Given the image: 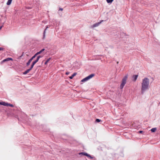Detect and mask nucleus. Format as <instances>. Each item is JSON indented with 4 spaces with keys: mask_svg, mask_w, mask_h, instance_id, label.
<instances>
[{
    "mask_svg": "<svg viewBox=\"0 0 160 160\" xmlns=\"http://www.w3.org/2000/svg\"><path fill=\"white\" fill-rule=\"evenodd\" d=\"M149 80L147 78H145L142 80L141 86V93L143 94L149 89Z\"/></svg>",
    "mask_w": 160,
    "mask_h": 160,
    "instance_id": "f257e3e1",
    "label": "nucleus"
},
{
    "mask_svg": "<svg viewBox=\"0 0 160 160\" xmlns=\"http://www.w3.org/2000/svg\"><path fill=\"white\" fill-rule=\"evenodd\" d=\"M128 75H126L125 76L122 80V83L120 86V88L121 89H122L123 88L125 85L126 84V80L128 78Z\"/></svg>",
    "mask_w": 160,
    "mask_h": 160,
    "instance_id": "f03ea898",
    "label": "nucleus"
},
{
    "mask_svg": "<svg viewBox=\"0 0 160 160\" xmlns=\"http://www.w3.org/2000/svg\"><path fill=\"white\" fill-rule=\"evenodd\" d=\"M79 155H83L86 156L87 157L90 158V159H92V158H94L93 157H92L91 156L90 154H89L86 152H81L79 153Z\"/></svg>",
    "mask_w": 160,
    "mask_h": 160,
    "instance_id": "7ed1b4c3",
    "label": "nucleus"
},
{
    "mask_svg": "<svg viewBox=\"0 0 160 160\" xmlns=\"http://www.w3.org/2000/svg\"><path fill=\"white\" fill-rule=\"evenodd\" d=\"M103 21V20H101L100 22H98L97 23H95L93 24L92 26V27L93 28H94L96 27H97Z\"/></svg>",
    "mask_w": 160,
    "mask_h": 160,
    "instance_id": "20e7f679",
    "label": "nucleus"
},
{
    "mask_svg": "<svg viewBox=\"0 0 160 160\" xmlns=\"http://www.w3.org/2000/svg\"><path fill=\"white\" fill-rule=\"evenodd\" d=\"M42 56H41L40 55L38 56L37 57L35 61H33L32 63H33V64H34L35 65L37 62H38L40 58H42Z\"/></svg>",
    "mask_w": 160,
    "mask_h": 160,
    "instance_id": "39448f33",
    "label": "nucleus"
},
{
    "mask_svg": "<svg viewBox=\"0 0 160 160\" xmlns=\"http://www.w3.org/2000/svg\"><path fill=\"white\" fill-rule=\"evenodd\" d=\"M49 28V27H48V26H47L46 27V28L44 30L43 33V39H44L45 38V33H46V31L47 29Z\"/></svg>",
    "mask_w": 160,
    "mask_h": 160,
    "instance_id": "423d86ee",
    "label": "nucleus"
},
{
    "mask_svg": "<svg viewBox=\"0 0 160 160\" xmlns=\"http://www.w3.org/2000/svg\"><path fill=\"white\" fill-rule=\"evenodd\" d=\"M138 75H133L132 76V80L134 82L136 81V80H137L138 77Z\"/></svg>",
    "mask_w": 160,
    "mask_h": 160,
    "instance_id": "0eeeda50",
    "label": "nucleus"
},
{
    "mask_svg": "<svg viewBox=\"0 0 160 160\" xmlns=\"http://www.w3.org/2000/svg\"><path fill=\"white\" fill-rule=\"evenodd\" d=\"M10 60H12V58H8L2 60V62H5L8 61Z\"/></svg>",
    "mask_w": 160,
    "mask_h": 160,
    "instance_id": "6e6552de",
    "label": "nucleus"
},
{
    "mask_svg": "<svg viewBox=\"0 0 160 160\" xmlns=\"http://www.w3.org/2000/svg\"><path fill=\"white\" fill-rule=\"evenodd\" d=\"M95 75V74H90V75H89L87 77V79L88 80H89V79H91V78H92Z\"/></svg>",
    "mask_w": 160,
    "mask_h": 160,
    "instance_id": "1a4fd4ad",
    "label": "nucleus"
},
{
    "mask_svg": "<svg viewBox=\"0 0 160 160\" xmlns=\"http://www.w3.org/2000/svg\"><path fill=\"white\" fill-rule=\"evenodd\" d=\"M95 75V74H90V75H89L87 77V79L88 80H89V79H91V78H92Z\"/></svg>",
    "mask_w": 160,
    "mask_h": 160,
    "instance_id": "9d476101",
    "label": "nucleus"
},
{
    "mask_svg": "<svg viewBox=\"0 0 160 160\" xmlns=\"http://www.w3.org/2000/svg\"><path fill=\"white\" fill-rule=\"evenodd\" d=\"M31 70L29 68L25 72L23 73V74L24 75H26Z\"/></svg>",
    "mask_w": 160,
    "mask_h": 160,
    "instance_id": "9b49d317",
    "label": "nucleus"
},
{
    "mask_svg": "<svg viewBox=\"0 0 160 160\" xmlns=\"http://www.w3.org/2000/svg\"><path fill=\"white\" fill-rule=\"evenodd\" d=\"M32 59L31 58H30V59L28 60V62L27 63H26V65H27V66H28L30 65V63L31 62V61H32Z\"/></svg>",
    "mask_w": 160,
    "mask_h": 160,
    "instance_id": "f8f14e48",
    "label": "nucleus"
},
{
    "mask_svg": "<svg viewBox=\"0 0 160 160\" xmlns=\"http://www.w3.org/2000/svg\"><path fill=\"white\" fill-rule=\"evenodd\" d=\"M76 74L77 73L76 72L73 73L71 76L69 78L71 79H72L73 77L76 76Z\"/></svg>",
    "mask_w": 160,
    "mask_h": 160,
    "instance_id": "ddd939ff",
    "label": "nucleus"
},
{
    "mask_svg": "<svg viewBox=\"0 0 160 160\" xmlns=\"http://www.w3.org/2000/svg\"><path fill=\"white\" fill-rule=\"evenodd\" d=\"M12 0H8L7 2V4L8 5H10L11 3Z\"/></svg>",
    "mask_w": 160,
    "mask_h": 160,
    "instance_id": "4468645a",
    "label": "nucleus"
},
{
    "mask_svg": "<svg viewBox=\"0 0 160 160\" xmlns=\"http://www.w3.org/2000/svg\"><path fill=\"white\" fill-rule=\"evenodd\" d=\"M88 80V79H87V77H86L85 78H83V79H82V80H81V82H86Z\"/></svg>",
    "mask_w": 160,
    "mask_h": 160,
    "instance_id": "2eb2a0df",
    "label": "nucleus"
},
{
    "mask_svg": "<svg viewBox=\"0 0 160 160\" xmlns=\"http://www.w3.org/2000/svg\"><path fill=\"white\" fill-rule=\"evenodd\" d=\"M157 128H152L151 130V131L152 132H154L156 130Z\"/></svg>",
    "mask_w": 160,
    "mask_h": 160,
    "instance_id": "dca6fc26",
    "label": "nucleus"
},
{
    "mask_svg": "<svg viewBox=\"0 0 160 160\" xmlns=\"http://www.w3.org/2000/svg\"><path fill=\"white\" fill-rule=\"evenodd\" d=\"M51 59V58H48L45 62L44 64L45 65H46L47 64V63L48 62L50 61V60Z\"/></svg>",
    "mask_w": 160,
    "mask_h": 160,
    "instance_id": "f3484780",
    "label": "nucleus"
},
{
    "mask_svg": "<svg viewBox=\"0 0 160 160\" xmlns=\"http://www.w3.org/2000/svg\"><path fill=\"white\" fill-rule=\"evenodd\" d=\"M8 103H6L5 102H2V105L4 106H7Z\"/></svg>",
    "mask_w": 160,
    "mask_h": 160,
    "instance_id": "a211bd4d",
    "label": "nucleus"
},
{
    "mask_svg": "<svg viewBox=\"0 0 160 160\" xmlns=\"http://www.w3.org/2000/svg\"><path fill=\"white\" fill-rule=\"evenodd\" d=\"M45 50V49L43 48L41 50H40V51L38 52V53H39V54H40L42 52H43Z\"/></svg>",
    "mask_w": 160,
    "mask_h": 160,
    "instance_id": "6ab92c4d",
    "label": "nucleus"
},
{
    "mask_svg": "<svg viewBox=\"0 0 160 160\" xmlns=\"http://www.w3.org/2000/svg\"><path fill=\"white\" fill-rule=\"evenodd\" d=\"M113 0H107L106 1L108 3H111Z\"/></svg>",
    "mask_w": 160,
    "mask_h": 160,
    "instance_id": "aec40b11",
    "label": "nucleus"
},
{
    "mask_svg": "<svg viewBox=\"0 0 160 160\" xmlns=\"http://www.w3.org/2000/svg\"><path fill=\"white\" fill-rule=\"evenodd\" d=\"M34 64H33V63H32L31 66V67L30 68H29V69L31 70L33 68V66H34Z\"/></svg>",
    "mask_w": 160,
    "mask_h": 160,
    "instance_id": "412c9836",
    "label": "nucleus"
},
{
    "mask_svg": "<svg viewBox=\"0 0 160 160\" xmlns=\"http://www.w3.org/2000/svg\"><path fill=\"white\" fill-rule=\"evenodd\" d=\"M10 106L12 107H14V105L12 104H9V103H8V105H7V106Z\"/></svg>",
    "mask_w": 160,
    "mask_h": 160,
    "instance_id": "4be33fe9",
    "label": "nucleus"
},
{
    "mask_svg": "<svg viewBox=\"0 0 160 160\" xmlns=\"http://www.w3.org/2000/svg\"><path fill=\"white\" fill-rule=\"evenodd\" d=\"M101 121V120L99 119H97L96 120V122H99Z\"/></svg>",
    "mask_w": 160,
    "mask_h": 160,
    "instance_id": "5701e85b",
    "label": "nucleus"
},
{
    "mask_svg": "<svg viewBox=\"0 0 160 160\" xmlns=\"http://www.w3.org/2000/svg\"><path fill=\"white\" fill-rule=\"evenodd\" d=\"M36 56L34 55L31 58L33 60L34 58H35Z\"/></svg>",
    "mask_w": 160,
    "mask_h": 160,
    "instance_id": "b1692460",
    "label": "nucleus"
},
{
    "mask_svg": "<svg viewBox=\"0 0 160 160\" xmlns=\"http://www.w3.org/2000/svg\"><path fill=\"white\" fill-rule=\"evenodd\" d=\"M4 49V48H2V47H0V51H1V50H3Z\"/></svg>",
    "mask_w": 160,
    "mask_h": 160,
    "instance_id": "393cba45",
    "label": "nucleus"
},
{
    "mask_svg": "<svg viewBox=\"0 0 160 160\" xmlns=\"http://www.w3.org/2000/svg\"><path fill=\"white\" fill-rule=\"evenodd\" d=\"M38 54H39V53H38L37 52V53H36L34 55H35L36 57V56H37V55H38Z\"/></svg>",
    "mask_w": 160,
    "mask_h": 160,
    "instance_id": "a878e982",
    "label": "nucleus"
},
{
    "mask_svg": "<svg viewBox=\"0 0 160 160\" xmlns=\"http://www.w3.org/2000/svg\"><path fill=\"white\" fill-rule=\"evenodd\" d=\"M38 54H39V53H38L37 52V53H36L34 55H35L36 57V56H37V55H38Z\"/></svg>",
    "mask_w": 160,
    "mask_h": 160,
    "instance_id": "bb28decb",
    "label": "nucleus"
},
{
    "mask_svg": "<svg viewBox=\"0 0 160 160\" xmlns=\"http://www.w3.org/2000/svg\"><path fill=\"white\" fill-rule=\"evenodd\" d=\"M69 72H66V74L67 75H68L69 74Z\"/></svg>",
    "mask_w": 160,
    "mask_h": 160,
    "instance_id": "cd10ccee",
    "label": "nucleus"
},
{
    "mask_svg": "<svg viewBox=\"0 0 160 160\" xmlns=\"http://www.w3.org/2000/svg\"><path fill=\"white\" fill-rule=\"evenodd\" d=\"M59 10L62 11L63 10V9L62 8H60L59 9Z\"/></svg>",
    "mask_w": 160,
    "mask_h": 160,
    "instance_id": "c85d7f7f",
    "label": "nucleus"
},
{
    "mask_svg": "<svg viewBox=\"0 0 160 160\" xmlns=\"http://www.w3.org/2000/svg\"><path fill=\"white\" fill-rule=\"evenodd\" d=\"M139 132L140 133H142V131H139Z\"/></svg>",
    "mask_w": 160,
    "mask_h": 160,
    "instance_id": "c756f323",
    "label": "nucleus"
},
{
    "mask_svg": "<svg viewBox=\"0 0 160 160\" xmlns=\"http://www.w3.org/2000/svg\"><path fill=\"white\" fill-rule=\"evenodd\" d=\"M27 8H28V9H29L31 8L30 7H27Z\"/></svg>",
    "mask_w": 160,
    "mask_h": 160,
    "instance_id": "7c9ffc66",
    "label": "nucleus"
},
{
    "mask_svg": "<svg viewBox=\"0 0 160 160\" xmlns=\"http://www.w3.org/2000/svg\"><path fill=\"white\" fill-rule=\"evenodd\" d=\"M2 27V26H1L0 27V30L1 29Z\"/></svg>",
    "mask_w": 160,
    "mask_h": 160,
    "instance_id": "2f4dec72",
    "label": "nucleus"
},
{
    "mask_svg": "<svg viewBox=\"0 0 160 160\" xmlns=\"http://www.w3.org/2000/svg\"><path fill=\"white\" fill-rule=\"evenodd\" d=\"M2 102H0V104L2 105Z\"/></svg>",
    "mask_w": 160,
    "mask_h": 160,
    "instance_id": "473e14b6",
    "label": "nucleus"
},
{
    "mask_svg": "<svg viewBox=\"0 0 160 160\" xmlns=\"http://www.w3.org/2000/svg\"><path fill=\"white\" fill-rule=\"evenodd\" d=\"M117 64H118V62H117Z\"/></svg>",
    "mask_w": 160,
    "mask_h": 160,
    "instance_id": "72a5a7b5",
    "label": "nucleus"
}]
</instances>
